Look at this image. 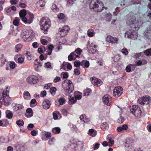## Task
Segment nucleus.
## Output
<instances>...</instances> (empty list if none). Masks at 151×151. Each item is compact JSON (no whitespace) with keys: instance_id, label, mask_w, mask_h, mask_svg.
Segmentation results:
<instances>
[{"instance_id":"obj_1","label":"nucleus","mask_w":151,"mask_h":151,"mask_svg":"<svg viewBox=\"0 0 151 151\" xmlns=\"http://www.w3.org/2000/svg\"><path fill=\"white\" fill-rule=\"evenodd\" d=\"M89 7L91 9H93L96 12L101 11L104 7L103 3L97 0H92L90 3Z\"/></svg>"},{"instance_id":"obj_2","label":"nucleus","mask_w":151,"mask_h":151,"mask_svg":"<svg viewBox=\"0 0 151 151\" xmlns=\"http://www.w3.org/2000/svg\"><path fill=\"white\" fill-rule=\"evenodd\" d=\"M7 89V87L6 88V91H3L2 93L3 97L0 98V102L6 106H9L11 101V99L9 97V92Z\"/></svg>"},{"instance_id":"obj_3","label":"nucleus","mask_w":151,"mask_h":151,"mask_svg":"<svg viewBox=\"0 0 151 151\" xmlns=\"http://www.w3.org/2000/svg\"><path fill=\"white\" fill-rule=\"evenodd\" d=\"M64 91L68 94L72 92L74 89V86L72 82L70 80H67L66 83L63 84Z\"/></svg>"},{"instance_id":"obj_4","label":"nucleus","mask_w":151,"mask_h":151,"mask_svg":"<svg viewBox=\"0 0 151 151\" xmlns=\"http://www.w3.org/2000/svg\"><path fill=\"white\" fill-rule=\"evenodd\" d=\"M132 113L135 116L139 117L141 115V110L140 108L137 105H133L130 107Z\"/></svg>"},{"instance_id":"obj_5","label":"nucleus","mask_w":151,"mask_h":151,"mask_svg":"<svg viewBox=\"0 0 151 151\" xmlns=\"http://www.w3.org/2000/svg\"><path fill=\"white\" fill-rule=\"evenodd\" d=\"M49 21L46 20L44 18L42 19L40 21V25L42 30L44 31V33L47 34V30L49 27Z\"/></svg>"},{"instance_id":"obj_6","label":"nucleus","mask_w":151,"mask_h":151,"mask_svg":"<svg viewBox=\"0 0 151 151\" xmlns=\"http://www.w3.org/2000/svg\"><path fill=\"white\" fill-rule=\"evenodd\" d=\"M126 19L127 23L130 25H133L136 21L135 17L131 13L126 16Z\"/></svg>"},{"instance_id":"obj_7","label":"nucleus","mask_w":151,"mask_h":151,"mask_svg":"<svg viewBox=\"0 0 151 151\" xmlns=\"http://www.w3.org/2000/svg\"><path fill=\"white\" fill-rule=\"evenodd\" d=\"M150 102V97L148 96H146L145 97L140 98L138 100V102L143 105L145 104L147 105Z\"/></svg>"},{"instance_id":"obj_8","label":"nucleus","mask_w":151,"mask_h":151,"mask_svg":"<svg viewBox=\"0 0 151 151\" xmlns=\"http://www.w3.org/2000/svg\"><path fill=\"white\" fill-rule=\"evenodd\" d=\"M123 90L121 87H115L113 91V95L115 97H118L122 93Z\"/></svg>"},{"instance_id":"obj_9","label":"nucleus","mask_w":151,"mask_h":151,"mask_svg":"<svg viewBox=\"0 0 151 151\" xmlns=\"http://www.w3.org/2000/svg\"><path fill=\"white\" fill-rule=\"evenodd\" d=\"M29 31H27V30L24 31L22 33V38L25 42L29 41L31 40L32 35H29Z\"/></svg>"},{"instance_id":"obj_10","label":"nucleus","mask_w":151,"mask_h":151,"mask_svg":"<svg viewBox=\"0 0 151 151\" xmlns=\"http://www.w3.org/2000/svg\"><path fill=\"white\" fill-rule=\"evenodd\" d=\"M37 78L34 75L29 76L27 79V81L30 84H35L37 83Z\"/></svg>"},{"instance_id":"obj_11","label":"nucleus","mask_w":151,"mask_h":151,"mask_svg":"<svg viewBox=\"0 0 151 151\" xmlns=\"http://www.w3.org/2000/svg\"><path fill=\"white\" fill-rule=\"evenodd\" d=\"M28 18H22V21L25 24H30L31 23L34 19V16L33 14L29 13Z\"/></svg>"},{"instance_id":"obj_12","label":"nucleus","mask_w":151,"mask_h":151,"mask_svg":"<svg viewBox=\"0 0 151 151\" xmlns=\"http://www.w3.org/2000/svg\"><path fill=\"white\" fill-rule=\"evenodd\" d=\"M69 30V28L67 25L64 26L63 28L59 29V32L61 37L65 36Z\"/></svg>"},{"instance_id":"obj_13","label":"nucleus","mask_w":151,"mask_h":151,"mask_svg":"<svg viewBox=\"0 0 151 151\" xmlns=\"http://www.w3.org/2000/svg\"><path fill=\"white\" fill-rule=\"evenodd\" d=\"M103 101L104 103L107 106H110L111 102V96L108 95H105L103 97Z\"/></svg>"},{"instance_id":"obj_14","label":"nucleus","mask_w":151,"mask_h":151,"mask_svg":"<svg viewBox=\"0 0 151 151\" xmlns=\"http://www.w3.org/2000/svg\"><path fill=\"white\" fill-rule=\"evenodd\" d=\"M106 40L107 42L112 44L117 43L118 41V39L116 37H114L110 35L108 36Z\"/></svg>"},{"instance_id":"obj_15","label":"nucleus","mask_w":151,"mask_h":151,"mask_svg":"<svg viewBox=\"0 0 151 151\" xmlns=\"http://www.w3.org/2000/svg\"><path fill=\"white\" fill-rule=\"evenodd\" d=\"M91 82L94 86L97 87L100 86L102 84V82L100 80L95 77L92 78Z\"/></svg>"},{"instance_id":"obj_16","label":"nucleus","mask_w":151,"mask_h":151,"mask_svg":"<svg viewBox=\"0 0 151 151\" xmlns=\"http://www.w3.org/2000/svg\"><path fill=\"white\" fill-rule=\"evenodd\" d=\"M88 43L87 48L89 50V52L92 54L96 52V46L92 43L90 44L89 42Z\"/></svg>"},{"instance_id":"obj_17","label":"nucleus","mask_w":151,"mask_h":151,"mask_svg":"<svg viewBox=\"0 0 151 151\" xmlns=\"http://www.w3.org/2000/svg\"><path fill=\"white\" fill-rule=\"evenodd\" d=\"M136 35L135 32L133 31L129 30L127 31L125 34V36L128 38H134L136 37Z\"/></svg>"},{"instance_id":"obj_18","label":"nucleus","mask_w":151,"mask_h":151,"mask_svg":"<svg viewBox=\"0 0 151 151\" xmlns=\"http://www.w3.org/2000/svg\"><path fill=\"white\" fill-rule=\"evenodd\" d=\"M42 105L44 109H47L49 108L50 106V103L48 100H46L43 102Z\"/></svg>"},{"instance_id":"obj_19","label":"nucleus","mask_w":151,"mask_h":151,"mask_svg":"<svg viewBox=\"0 0 151 151\" xmlns=\"http://www.w3.org/2000/svg\"><path fill=\"white\" fill-rule=\"evenodd\" d=\"M45 5V2L42 0H40L38 1L36 4L37 7L39 9H41Z\"/></svg>"},{"instance_id":"obj_20","label":"nucleus","mask_w":151,"mask_h":151,"mask_svg":"<svg viewBox=\"0 0 151 151\" xmlns=\"http://www.w3.org/2000/svg\"><path fill=\"white\" fill-rule=\"evenodd\" d=\"M128 128L127 125L124 124L121 127H117L116 130L118 132H121L124 130H126Z\"/></svg>"},{"instance_id":"obj_21","label":"nucleus","mask_w":151,"mask_h":151,"mask_svg":"<svg viewBox=\"0 0 151 151\" xmlns=\"http://www.w3.org/2000/svg\"><path fill=\"white\" fill-rule=\"evenodd\" d=\"M26 113L25 115L27 117H30L32 116L33 114L32 109L31 108H28L26 110Z\"/></svg>"},{"instance_id":"obj_22","label":"nucleus","mask_w":151,"mask_h":151,"mask_svg":"<svg viewBox=\"0 0 151 151\" xmlns=\"http://www.w3.org/2000/svg\"><path fill=\"white\" fill-rule=\"evenodd\" d=\"M19 14L20 18L22 21V18H26L25 16L26 14V12L25 9L21 10L19 13Z\"/></svg>"},{"instance_id":"obj_23","label":"nucleus","mask_w":151,"mask_h":151,"mask_svg":"<svg viewBox=\"0 0 151 151\" xmlns=\"http://www.w3.org/2000/svg\"><path fill=\"white\" fill-rule=\"evenodd\" d=\"M81 65L83 68H88L89 65V63L86 60H83L81 63Z\"/></svg>"},{"instance_id":"obj_24","label":"nucleus","mask_w":151,"mask_h":151,"mask_svg":"<svg viewBox=\"0 0 151 151\" xmlns=\"http://www.w3.org/2000/svg\"><path fill=\"white\" fill-rule=\"evenodd\" d=\"M65 101V100L64 98L61 97L58 99L56 101V102L59 103L60 105L64 104Z\"/></svg>"},{"instance_id":"obj_25","label":"nucleus","mask_w":151,"mask_h":151,"mask_svg":"<svg viewBox=\"0 0 151 151\" xmlns=\"http://www.w3.org/2000/svg\"><path fill=\"white\" fill-rule=\"evenodd\" d=\"M13 116V114L11 111L7 110L6 111V116L8 119H11L12 117Z\"/></svg>"},{"instance_id":"obj_26","label":"nucleus","mask_w":151,"mask_h":151,"mask_svg":"<svg viewBox=\"0 0 151 151\" xmlns=\"http://www.w3.org/2000/svg\"><path fill=\"white\" fill-rule=\"evenodd\" d=\"M88 134L91 136L94 137L96 134V132L93 129H90Z\"/></svg>"},{"instance_id":"obj_27","label":"nucleus","mask_w":151,"mask_h":151,"mask_svg":"<svg viewBox=\"0 0 151 151\" xmlns=\"http://www.w3.org/2000/svg\"><path fill=\"white\" fill-rule=\"evenodd\" d=\"M142 22L141 21H137V22L134 25V27L136 29L139 28L142 26Z\"/></svg>"},{"instance_id":"obj_28","label":"nucleus","mask_w":151,"mask_h":151,"mask_svg":"<svg viewBox=\"0 0 151 151\" xmlns=\"http://www.w3.org/2000/svg\"><path fill=\"white\" fill-rule=\"evenodd\" d=\"M69 100L68 103L70 105L74 104L76 101V99H75L74 98L71 96H69Z\"/></svg>"},{"instance_id":"obj_29","label":"nucleus","mask_w":151,"mask_h":151,"mask_svg":"<svg viewBox=\"0 0 151 151\" xmlns=\"http://www.w3.org/2000/svg\"><path fill=\"white\" fill-rule=\"evenodd\" d=\"M23 107V106L21 105L16 104L15 105V106L13 107V108L16 111H17L22 109Z\"/></svg>"},{"instance_id":"obj_30","label":"nucleus","mask_w":151,"mask_h":151,"mask_svg":"<svg viewBox=\"0 0 151 151\" xmlns=\"http://www.w3.org/2000/svg\"><path fill=\"white\" fill-rule=\"evenodd\" d=\"M24 97L27 99H31V96L28 91H26L24 93Z\"/></svg>"},{"instance_id":"obj_31","label":"nucleus","mask_w":151,"mask_h":151,"mask_svg":"<svg viewBox=\"0 0 151 151\" xmlns=\"http://www.w3.org/2000/svg\"><path fill=\"white\" fill-rule=\"evenodd\" d=\"M74 95L76 100L80 99L82 97V95L79 92H75L74 93Z\"/></svg>"},{"instance_id":"obj_32","label":"nucleus","mask_w":151,"mask_h":151,"mask_svg":"<svg viewBox=\"0 0 151 151\" xmlns=\"http://www.w3.org/2000/svg\"><path fill=\"white\" fill-rule=\"evenodd\" d=\"M51 9L52 11L55 12H56L59 11V9L57 6L55 4H53L52 6Z\"/></svg>"},{"instance_id":"obj_33","label":"nucleus","mask_w":151,"mask_h":151,"mask_svg":"<svg viewBox=\"0 0 151 151\" xmlns=\"http://www.w3.org/2000/svg\"><path fill=\"white\" fill-rule=\"evenodd\" d=\"M94 34V32L93 29H89L87 32L88 35L89 37H91L93 36Z\"/></svg>"},{"instance_id":"obj_34","label":"nucleus","mask_w":151,"mask_h":151,"mask_svg":"<svg viewBox=\"0 0 151 151\" xmlns=\"http://www.w3.org/2000/svg\"><path fill=\"white\" fill-rule=\"evenodd\" d=\"M60 129L59 127H55L52 129V132L55 134H58L60 132Z\"/></svg>"},{"instance_id":"obj_35","label":"nucleus","mask_w":151,"mask_h":151,"mask_svg":"<svg viewBox=\"0 0 151 151\" xmlns=\"http://www.w3.org/2000/svg\"><path fill=\"white\" fill-rule=\"evenodd\" d=\"M22 47V46L21 44H17L15 46V51L17 52H18L21 49Z\"/></svg>"},{"instance_id":"obj_36","label":"nucleus","mask_w":151,"mask_h":151,"mask_svg":"<svg viewBox=\"0 0 151 151\" xmlns=\"http://www.w3.org/2000/svg\"><path fill=\"white\" fill-rule=\"evenodd\" d=\"M107 140L108 141L109 143H110L111 145H110V146H111L114 144V140L112 137H108V138Z\"/></svg>"},{"instance_id":"obj_37","label":"nucleus","mask_w":151,"mask_h":151,"mask_svg":"<svg viewBox=\"0 0 151 151\" xmlns=\"http://www.w3.org/2000/svg\"><path fill=\"white\" fill-rule=\"evenodd\" d=\"M19 19L18 17H16L15 18V19L14 20L13 22V24H14L15 26H18L19 25Z\"/></svg>"},{"instance_id":"obj_38","label":"nucleus","mask_w":151,"mask_h":151,"mask_svg":"<svg viewBox=\"0 0 151 151\" xmlns=\"http://www.w3.org/2000/svg\"><path fill=\"white\" fill-rule=\"evenodd\" d=\"M57 16L58 19L60 20L63 19L65 17L64 14L62 13L59 14Z\"/></svg>"},{"instance_id":"obj_39","label":"nucleus","mask_w":151,"mask_h":151,"mask_svg":"<svg viewBox=\"0 0 151 151\" xmlns=\"http://www.w3.org/2000/svg\"><path fill=\"white\" fill-rule=\"evenodd\" d=\"M16 124L18 126L21 127L24 124V122L22 120H19L16 122Z\"/></svg>"},{"instance_id":"obj_40","label":"nucleus","mask_w":151,"mask_h":151,"mask_svg":"<svg viewBox=\"0 0 151 151\" xmlns=\"http://www.w3.org/2000/svg\"><path fill=\"white\" fill-rule=\"evenodd\" d=\"M125 120V119L123 117L120 116V118L118 119L117 122L119 123H123Z\"/></svg>"},{"instance_id":"obj_41","label":"nucleus","mask_w":151,"mask_h":151,"mask_svg":"<svg viewBox=\"0 0 151 151\" xmlns=\"http://www.w3.org/2000/svg\"><path fill=\"white\" fill-rule=\"evenodd\" d=\"M91 90L89 88H87L84 91V94L85 95L88 96L89 93L91 92Z\"/></svg>"},{"instance_id":"obj_42","label":"nucleus","mask_w":151,"mask_h":151,"mask_svg":"<svg viewBox=\"0 0 151 151\" xmlns=\"http://www.w3.org/2000/svg\"><path fill=\"white\" fill-rule=\"evenodd\" d=\"M144 53L147 56H151V49L145 50L144 52Z\"/></svg>"},{"instance_id":"obj_43","label":"nucleus","mask_w":151,"mask_h":151,"mask_svg":"<svg viewBox=\"0 0 151 151\" xmlns=\"http://www.w3.org/2000/svg\"><path fill=\"white\" fill-rule=\"evenodd\" d=\"M143 54V53L142 52L136 53L135 54L134 56V58H136L139 59L140 57H142V55Z\"/></svg>"},{"instance_id":"obj_44","label":"nucleus","mask_w":151,"mask_h":151,"mask_svg":"<svg viewBox=\"0 0 151 151\" xmlns=\"http://www.w3.org/2000/svg\"><path fill=\"white\" fill-rule=\"evenodd\" d=\"M24 60V58L22 57H21L18 58V62L19 63L22 64L23 63Z\"/></svg>"},{"instance_id":"obj_45","label":"nucleus","mask_w":151,"mask_h":151,"mask_svg":"<svg viewBox=\"0 0 151 151\" xmlns=\"http://www.w3.org/2000/svg\"><path fill=\"white\" fill-rule=\"evenodd\" d=\"M16 64L14 62H11L10 63L9 66L11 68L14 69L16 66Z\"/></svg>"},{"instance_id":"obj_46","label":"nucleus","mask_w":151,"mask_h":151,"mask_svg":"<svg viewBox=\"0 0 151 151\" xmlns=\"http://www.w3.org/2000/svg\"><path fill=\"white\" fill-rule=\"evenodd\" d=\"M50 91L52 94H54L56 91V88L55 87H52L50 88Z\"/></svg>"},{"instance_id":"obj_47","label":"nucleus","mask_w":151,"mask_h":151,"mask_svg":"<svg viewBox=\"0 0 151 151\" xmlns=\"http://www.w3.org/2000/svg\"><path fill=\"white\" fill-rule=\"evenodd\" d=\"M131 142L129 140H127L125 142V144H126L125 145V147H130V145H131V146H132V145L131 144Z\"/></svg>"},{"instance_id":"obj_48","label":"nucleus","mask_w":151,"mask_h":151,"mask_svg":"<svg viewBox=\"0 0 151 151\" xmlns=\"http://www.w3.org/2000/svg\"><path fill=\"white\" fill-rule=\"evenodd\" d=\"M75 1L76 0H68L67 3L69 5L71 6L74 3Z\"/></svg>"},{"instance_id":"obj_49","label":"nucleus","mask_w":151,"mask_h":151,"mask_svg":"<svg viewBox=\"0 0 151 151\" xmlns=\"http://www.w3.org/2000/svg\"><path fill=\"white\" fill-rule=\"evenodd\" d=\"M101 126L102 128H103L105 129H107L108 127V125L106 122L102 123L101 124Z\"/></svg>"},{"instance_id":"obj_50","label":"nucleus","mask_w":151,"mask_h":151,"mask_svg":"<svg viewBox=\"0 0 151 151\" xmlns=\"http://www.w3.org/2000/svg\"><path fill=\"white\" fill-rule=\"evenodd\" d=\"M32 52H30V51H27L26 52V55H27V58L28 60H31V59H29L28 58V57H30L31 56V55H32Z\"/></svg>"},{"instance_id":"obj_51","label":"nucleus","mask_w":151,"mask_h":151,"mask_svg":"<svg viewBox=\"0 0 151 151\" xmlns=\"http://www.w3.org/2000/svg\"><path fill=\"white\" fill-rule=\"evenodd\" d=\"M70 54L72 55L73 60L75 59L76 58L79 57L78 55H76L75 52H72Z\"/></svg>"},{"instance_id":"obj_52","label":"nucleus","mask_w":151,"mask_h":151,"mask_svg":"<svg viewBox=\"0 0 151 151\" xmlns=\"http://www.w3.org/2000/svg\"><path fill=\"white\" fill-rule=\"evenodd\" d=\"M63 75V78H66L68 77V73L66 72H63L62 73Z\"/></svg>"},{"instance_id":"obj_53","label":"nucleus","mask_w":151,"mask_h":151,"mask_svg":"<svg viewBox=\"0 0 151 151\" xmlns=\"http://www.w3.org/2000/svg\"><path fill=\"white\" fill-rule=\"evenodd\" d=\"M81 63L80 61H76L74 63V66L76 67H78L81 65Z\"/></svg>"},{"instance_id":"obj_54","label":"nucleus","mask_w":151,"mask_h":151,"mask_svg":"<svg viewBox=\"0 0 151 151\" xmlns=\"http://www.w3.org/2000/svg\"><path fill=\"white\" fill-rule=\"evenodd\" d=\"M82 52V50L81 49L79 48L76 49L75 50V52L76 53L79 55H80L81 53Z\"/></svg>"},{"instance_id":"obj_55","label":"nucleus","mask_w":151,"mask_h":151,"mask_svg":"<svg viewBox=\"0 0 151 151\" xmlns=\"http://www.w3.org/2000/svg\"><path fill=\"white\" fill-rule=\"evenodd\" d=\"M41 41L42 44L44 45H45L47 43V41L45 39H42L41 40Z\"/></svg>"},{"instance_id":"obj_56","label":"nucleus","mask_w":151,"mask_h":151,"mask_svg":"<svg viewBox=\"0 0 151 151\" xmlns=\"http://www.w3.org/2000/svg\"><path fill=\"white\" fill-rule=\"evenodd\" d=\"M122 52L125 55H127L128 54V52L126 48H124L122 50Z\"/></svg>"},{"instance_id":"obj_57","label":"nucleus","mask_w":151,"mask_h":151,"mask_svg":"<svg viewBox=\"0 0 151 151\" xmlns=\"http://www.w3.org/2000/svg\"><path fill=\"white\" fill-rule=\"evenodd\" d=\"M32 46L34 48H37L38 46V44L37 42H35L32 44Z\"/></svg>"},{"instance_id":"obj_58","label":"nucleus","mask_w":151,"mask_h":151,"mask_svg":"<svg viewBox=\"0 0 151 151\" xmlns=\"http://www.w3.org/2000/svg\"><path fill=\"white\" fill-rule=\"evenodd\" d=\"M27 31H29V33H29V35H32V38H33V37H34V33L33 32V31L32 30H27Z\"/></svg>"},{"instance_id":"obj_59","label":"nucleus","mask_w":151,"mask_h":151,"mask_svg":"<svg viewBox=\"0 0 151 151\" xmlns=\"http://www.w3.org/2000/svg\"><path fill=\"white\" fill-rule=\"evenodd\" d=\"M45 66L47 68H50L51 66V64L49 62H47L45 63Z\"/></svg>"},{"instance_id":"obj_60","label":"nucleus","mask_w":151,"mask_h":151,"mask_svg":"<svg viewBox=\"0 0 151 151\" xmlns=\"http://www.w3.org/2000/svg\"><path fill=\"white\" fill-rule=\"evenodd\" d=\"M60 80V78L59 77H56L54 80V82H57L59 81Z\"/></svg>"},{"instance_id":"obj_61","label":"nucleus","mask_w":151,"mask_h":151,"mask_svg":"<svg viewBox=\"0 0 151 151\" xmlns=\"http://www.w3.org/2000/svg\"><path fill=\"white\" fill-rule=\"evenodd\" d=\"M99 142L95 144L94 145V149L95 150H97L99 148Z\"/></svg>"},{"instance_id":"obj_62","label":"nucleus","mask_w":151,"mask_h":151,"mask_svg":"<svg viewBox=\"0 0 151 151\" xmlns=\"http://www.w3.org/2000/svg\"><path fill=\"white\" fill-rule=\"evenodd\" d=\"M34 126V125L32 124H29L27 126L28 129L29 130H31L30 128H32Z\"/></svg>"},{"instance_id":"obj_63","label":"nucleus","mask_w":151,"mask_h":151,"mask_svg":"<svg viewBox=\"0 0 151 151\" xmlns=\"http://www.w3.org/2000/svg\"><path fill=\"white\" fill-rule=\"evenodd\" d=\"M37 131L35 130L32 131L31 132V134L33 136H35L37 134Z\"/></svg>"},{"instance_id":"obj_64","label":"nucleus","mask_w":151,"mask_h":151,"mask_svg":"<svg viewBox=\"0 0 151 151\" xmlns=\"http://www.w3.org/2000/svg\"><path fill=\"white\" fill-rule=\"evenodd\" d=\"M131 68L129 65L127 66L126 68V70L127 72H129L131 71Z\"/></svg>"}]
</instances>
